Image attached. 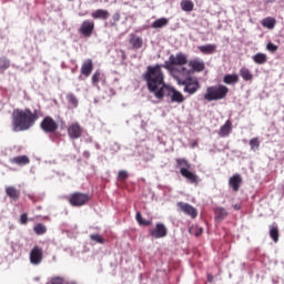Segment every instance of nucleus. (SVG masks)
Listing matches in <instances>:
<instances>
[{
	"instance_id": "nucleus-39",
	"label": "nucleus",
	"mask_w": 284,
	"mask_h": 284,
	"mask_svg": "<svg viewBox=\"0 0 284 284\" xmlns=\"http://www.w3.org/2000/svg\"><path fill=\"white\" fill-rule=\"evenodd\" d=\"M90 239L91 241H95L97 243H101V244L105 243V240H103V237H101V235L99 234H92L90 235Z\"/></svg>"
},
{
	"instance_id": "nucleus-42",
	"label": "nucleus",
	"mask_w": 284,
	"mask_h": 284,
	"mask_svg": "<svg viewBox=\"0 0 284 284\" xmlns=\"http://www.w3.org/2000/svg\"><path fill=\"white\" fill-rule=\"evenodd\" d=\"M20 223L21 225H28V213H22L20 215Z\"/></svg>"
},
{
	"instance_id": "nucleus-15",
	"label": "nucleus",
	"mask_w": 284,
	"mask_h": 284,
	"mask_svg": "<svg viewBox=\"0 0 284 284\" xmlns=\"http://www.w3.org/2000/svg\"><path fill=\"white\" fill-rule=\"evenodd\" d=\"M243 184V178L241 174L236 173L229 179V185L232 187L233 192H239L241 185Z\"/></svg>"
},
{
	"instance_id": "nucleus-24",
	"label": "nucleus",
	"mask_w": 284,
	"mask_h": 284,
	"mask_svg": "<svg viewBox=\"0 0 284 284\" xmlns=\"http://www.w3.org/2000/svg\"><path fill=\"white\" fill-rule=\"evenodd\" d=\"M240 77L243 78V81H253L254 74H252V71L247 69L246 67H243L240 69Z\"/></svg>"
},
{
	"instance_id": "nucleus-36",
	"label": "nucleus",
	"mask_w": 284,
	"mask_h": 284,
	"mask_svg": "<svg viewBox=\"0 0 284 284\" xmlns=\"http://www.w3.org/2000/svg\"><path fill=\"white\" fill-rule=\"evenodd\" d=\"M10 68V60L8 58H0V70L1 72H6Z\"/></svg>"
},
{
	"instance_id": "nucleus-10",
	"label": "nucleus",
	"mask_w": 284,
	"mask_h": 284,
	"mask_svg": "<svg viewBox=\"0 0 284 284\" xmlns=\"http://www.w3.org/2000/svg\"><path fill=\"white\" fill-rule=\"evenodd\" d=\"M42 262H43V248H41L39 245H36L30 252V263L32 265H41Z\"/></svg>"
},
{
	"instance_id": "nucleus-27",
	"label": "nucleus",
	"mask_w": 284,
	"mask_h": 284,
	"mask_svg": "<svg viewBox=\"0 0 284 284\" xmlns=\"http://www.w3.org/2000/svg\"><path fill=\"white\" fill-rule=\"evenodd\" d=\"M240 79H239V74H226L223 78V82L226 85H234V83H239Z\"/></svg>"
},
{
	"instance_id": "nucleus-11",
	"label": "nucleus",
	"mask_w": 284,
	"mask_h": 284,
	"mask_svg": "<svg viewBox=\"0 0 284 284\" xmlns=\"http://www.w3.org/2000/svg\"><path fill=\"white\" fill-rule=\"evenodd\" d=\"M68 135L73 140L81 139L83 135V128L81 124H79V122H73L68 128Z\"/></svg>"
},
{
	"instance_id": "nucleus-46",
	"label": "nucleus",
	"mask_w": 284,
	"mask_h": 284,
	"mask_svg": "<svg viewBox=\"0 0 284 284\" xmlns=\"http://www.w3.org/2000/svg\"><path fill=\"white\" fill-rule=\"evenodd\" d=\"M207 281H209V283H212V281H213L212 275H207Z\"/></svg>"
},
{
	"instance_id": "nucleus-40",
	"label": "nucleus",
	"mask_w": 284,
	"mask_h": 284,
	"mask_svg": "<svg viewBox=\"0 0 284 284\" xmlns=\"http://www.w3.org/2000/svg\"><path fill=\"white\" fill-rule=\"evenodd\" d=\"M266 50H268L270 52H276V50H278V45H276L272 42H268L266 45Z\"/></svg>"
},
{
	"instance_id": "nucleus-33",
	"label": "nucleus",
	"mask_w": 284,
	"mask_h": 284,
	"mask_svg": "<svg viewBox=\"0 0 284 284\" xmlns=\"http://www.w3.org/2000/svg\"><path fill=\"white\" fill-rule=\"evenodd\" d=\"M135 220L139 223V225L150 226L152 225V221L143 219V215L141 212H136Z\"/></svg>"
},
{
	"instance_id": "nucleus-20",
	"label": "nucleus",
	"mask_w": 284,
	"mask_h": 284,
	"mask_svg": "<svg viewBox=\"0 0 284 284\" xmlns=\"http://www.w3.org/2000/svg\"><path fill=\"white\" fill-rule=\"evenodd\" d=\"M92 19H102L105 21L110 18V11L104 9H98L91 13Z\"/></svg>"
},
{
	"instance_id": "nucleus-38",
	"label": "nucleus",
	"mask_w": 284,
	"mask_h": 284,
	"mask_svg": "<svg viewBox=\"0 0 284 284\" xmlns=\"http://www.w3.org/2000/svg\"><path fill=\"white\" fill-rule=\"evenodd\" d=\"M128 176H130V174H128V171H119L118 181H125Z\"/></svg>"
},
{
	"instance_id": "nucleus-6",
	"label": "nucleus",
	"mask_w": 284,
	"mask_h": 284,
	"mask_svg": "<svg viewBox=\"0 0 284 284\" xmlns=\"http://www.w3.org/2000/svg\"><path fill=\"white\" fill-rule=\"evenodd\" d=\"M90 199L92 197L88 193L74 192L68 197V202L72 207H83L90 203Z\"/></svg>"
},
{
	"instance_id": "nucleus-22",
	"label": "nucleus",
	"mask_w": 284,
	"mask_h": 284,
	"mask_svg": "<svg viewBox=\"0 0 284 284\" xmlns=\"http://www.w3.org/2000/svg\"><path fill=\"white\" fill-rule=\"evenodd\" d=\"M214 214H215L216 221L219 222L223 221L224 219H227V215H229L227 211L223 206L215 207Z\"/></svg>"
},
{
	"instance_id": "nucleus-37",
	"label": "nucleus",
	"mask_w": 284,
	"mask_h": 284,
	"mask_svg": "<svg viewBox=\"0 0 284 284\" xmlns=\"http://www.w3.org/2000/svg\"><path fill=\"white\" fill-rule=\"evenodd\" d=\"M251 150H258L261 148V142L258 141V138H253L250 140Z\"/></svg>"
},
{
	"instance_id": "nucleus-9",
	"label": "nucleus",
	"mask_w": 284,
	"mask_h": 284,
	"mask_svg": "<svg viewBox=\"0 0 284 284\" xmlns=\"http://www.w3.org/2000/svg\"><path fill=\"white\" fill-rule=\"evenodd\" d=\"M176 207L179 209V212H183V214H186V216H191L192 219H196V216H199V211L196 207L189 203L178 202Z\"/></svg>"
},
{
	"instance_id": "nucleus-43",
	"label": "nucleus",
	"mask_w": 284,
	"mask_h": 284,
	"mask_svg": "<svg viewBox=\"0 0 284 284\" xmlns=\"http://www.w3.org/2000/svg\"><path fill=\"white\" fill-rule=\"evenodd\" d=\"M113 21H121V13L120 12H115L113 14Z\"/></svg>"
},
{
	"instance_id": "nucleus-25",
	"label": "nucleus",
	"mask_w": 284,
	"mask_h": 284,
	"mask_svg": "<svg viewBox=\"0 0 284 284\" xmlns=\"http://www.w3.org/2000/svg\"><path fill=\"white\" fill-rule=\"evenodd\" d=\"M263 28H267L268 30H274L276 27V19L272 17L264 18L262 20Z\"/></svg>"
},
{
	"instance_id": "nucleus-30",
	"label": "nucleus",
	"mask_w": 284,
	"mask_h": 284,
	"mask_svg": "<svg viewBox=\"0 0 284 284\" xmlns=\"http://www.w3.org/2000/svg\"><path fill=\"white\" fill-rule=\"evenodd\" d=\"M270 236L272 239V241H274V243H278V226L276 224H272L270 226Z\"/></svg>"
},
{
	"instance_id": "nucleus-41",
	"label": "nucleus",
	"mask_w": 284,
	"mask_h": 284,
	"mask_svg": "<svg viewBox=\"0 0 284 284\" xmlns=\"http://www.w3.org/2000/svg\"><path fill=\"white\" fill-rule=\"evenodd\" d=\"M63 283H65V280H63V277L61 276L51 278V284H63Z\"/></svg>"
},
{
	"instance_id": "nucleus-31",
	"label": "nucleus",
	"mask_w": 284,
	"mask_h": 284,
	"mask_svg": "<svg viewBox=\"0 0 284 284\" xmlns=\"http://www.w3.org/2000/svg\"><path fill=\"white\" fill-rule=\"evenodd\" d=\"M103 79H104L103 73L97 70L92 75V85H94V88H99V82L103 81Z\"/></svg>"
},
{
	"instance_id": "nucleus-28",
	"label": "nucleus",
	"mask_w": 284,
	"mask_h": 284,
	"mask_svg": "<svg viewBox=\"0 0 284 284\" xmlns=\"http://www.w3.org/2000/svg\"><path fill=\"white\" fill-rule=\"evenodd\" d=\"M180 6L183 12H192L194 10V2L192 0H182Z\"/></svg>"
},
{
	"instance_id": "nucleus-13",
	"label": "nucleus",
	"mask_w": 284,
	"mask_h": 284,
	"mask_svg": "<svg viewBox=\"0 0 284 284\" xmlns=\"http://www.w3.org/2000/svg\"><path fill=\"white\" fill-rule=\"evenodd\" d=\"M187 64H189V68H191V69H187L191 71V74H194V72H203V70H205V62H203V60L199 58L187 61Z\"/></svg>"
},
{
	"instance_id": "nucleus-44",
	"label": "nucleus",
	"mask_w": 284,
	"mask_h": 284,
	"mask_svg": "<svg viewBox=\"0 0 284 284\" xmlns=\"http://www.w3.org/2000/svg\"><path fill=\"white\" fill-rule=\"evenodd\" d=\"M203 234V229L202 227H196L195 229V236H201Z\"/></svg>"
},
{
	"instance_id": "nucleus-5",
	"label": "nucleus",
	"mask_w": 284,
	"mask_h": 284,
	"mask_svg": "<svg viewBox=\"0 0 284 284\" xmlns=\"http://www.w3.org/2000/svg\"><path fill=\"white\" fill-rule=\"evenodd\" d=\"M230 89L223 84L206 88L205 101H221L227 97Z\"/></svg>"
},
{
	"instance_id": "nucleus-47",
	"label": "nucleus",
	"mask_w": 284,
	"mask_h": 284,
	"mask_svg": "<svg viewBox=\"0 0 284 284\" xmlns=\"http://www.w3.org/2000/svg\"><path fill=\"white\" fill-rule=\"evenodd\" d=\"M122 59H128V57L125 55V53L122 54Z\"/></svg>"
},
{
	"instance_id": "nucleus-45",
	"label": "nucleus",
	"mask_w": 284,
	"mask_h": 284,
	"mask_svg": "<svg viewBox=\"0 0 284 284\" xmlns=\"http://www.w3.org/2000/svg\"><path fill=\"white\" fill-rule=\"evenodd\" d=\"M234 210H241V204H235Z\"/></svg>"
},
{
	"instance_id": "nucleus-2",
	"label": "nucleus",
	"mask_w": 284,
	"mask_h": 284,
	"mask_svg": "<svg viewBox=\"0 0 284 284\" xmlns=\"http://www.w3.org/2000/svg\"><path fill=\"white\" fill-rule=\"evenodd\" d=\"M41 111L26 109H14L12 112V129L13 132H26L30 130L39 121Z\"/></svg>"
},
{
	"instance_id": "nucleus-8",
	"label": "nucleus",
	"mask_w": 284,
	"mask_h": 284,
	"mask_svg": "<svg viewBox=\"0 0 284 284\" xmlns=\"http://www.w3.org/2000/svg\"><path fill=\"white\" fill-rule=\"evenodd\" d=\"M149 234L152 239H165L168 236V227L163 223H156L155 227L149 229Z\"/></svg>"
},
{
	"instance_id": "nucleus-7",
	"label": "nucleus",
	"mask_w": 284,
	"mask_h": 284,
	"mask_svg": "<svg viewBox=\"0 0 284 284\" xmlns=\"http://www.w3.org/2000/svg\"><path fill=\"white\" fill-rule=\"evenodd\" d=\"M41 130H43L47 134H52L59 130V124L52 116L47 115L43 118L42 122L40 123Z\"/></svg>"
},
{
	"instance_id": "nucleus-4",
	"label": "nucleus",
	"mask_w": 284,
	"mask_h": 284,
	"mask_svg": "<svg viewBox=\"0 0 284 284\" xmlns=\"http://www.w3.org/2000/svg\"><path fill=\"white\" fill-rule=\"evenodd\" d=\"M169 70L171 72L173 79L174 74H181V69L185 68L183 65H187V55L183 52L171 54L169 60L164 62V64H155Z\"/></svg>"
},
{
	"instance_id": "nucleus-16",
	"label": "nucleus",
	"mask_w": 284,
	"mask_h": 284,
	"mask_svg": "<svg viewBox=\"0 0 284 284\" xmlns=\"http://www.w3.org/2000/svg\"><path fill=\"white\" fill-rule=\"evenodd\" d=\"M129 43L132 50H141V48H143V38L134 33H131L129 38Z\"/></svg>"
},
{
	"instance_id": "nucleus-21",
	"label": "nucleus",
	"mask_w": 284,
	"mask_h": 284,
	"mask_svg": "<svg viewBox=\"0 0 284 284\" xmlns=\"http://www.w3.org/2000/svg\"><path fill=\"white\" fill-rule=\"evenodd\" d=\"M232 133V121L227 120L224 125L221 126L219 135L222 138L230 136Z\"/></svg>"
},
{
	"instance_id": "nucleus-17",
	"label": "nucleus",
	"mask_w": 284,
	"mask_h": 284,
	"mask_svg": "<svg viewBox=\"0 0 284 284\" xmlns=\"http://www.w3.org/2000/svg\"><path fill=\"white\" fill-rule=\"evenodd\" d=\"M93 70L94 63L92 62V59H88L82 63L81 74H83L84 77H90Z\"/></svg>"
},
{
	"instance_id": "nucleus-34",
	"label": "nucleus",
	"mask_w": 284,
	"mask_h": 284,
	"mask_svg": "<svg viewBox=\"0 0 284 284\" xmlns=\"http://www.w3.org/2000/svg\"><path fill=\"white\" fill-rule=\"evenodd\" d=\"M67 101L70 103L71 108H79V99H77L74 93H68Z\"/></svg>"
},
{
	"instance_id": "nucleus-23",
	"label": "nucleus",
	"mask_w": 284,
	"mask_h": 284,
	"mask_svg": "<svg viewBox=\"0 0 284 284\" xmlns=\"http://www.w3.org/2000/svg\"><path fill=\"white\" fill-rule=\"evenodd\" d=\"M197 50H200L202 54H214V52H216V44L200 45Z\"/></svg>"
},
{
	"instance_id": "nucleus-29",
	"label": "nucleus",
	"mask_w": 284,
	"mask_h": 284,
	"mask_svg": "<svg viewBox=\"0 0 284 284\" xmlns=\"http://www.w3.org/2000/svg\"><path fill=\"white\" fill-rule=\"evenodd\" d=\"M254 63H257V65H263L267 63V54L265 53H257L253 55Z\"/></svg>"
},
{
	"instance_id": "nucleus-14",
	"label": "nucleus",
	"mask_w": 284,
	"mask_h": 284,
	"mask_svg": "<svg viewBox=\"0 0 284 284\" xmlns=\"http://www.w3.org/2000/svg\"><path fill=\"white\" fill-rule=\"evenodd\" d=\"M180 174L187 179L189 183H192L193 185H199V175L196 173L190 171V169L181 168Z\"/></svg>"
},
{
	"instance_id": "nucleus-26",
	"label": "nucleus",
	"mask_w": 284,
	"mask_h": 284,
	"mask_svg": "<svg viewBox=\"0 0 284 284\" xmlns=\"http://www.w3.org/2000/svg\"><path fill=\"white\" fill-rule=\"evenodd\" d=\"M168 23H170L168 18H160L151 24V28H153V30H159V28H165Z\"/></svg>"
},
{
	"instance_id": "nucleus-1",
	"label": "nucleus",
	"mask_w": 284,
	"mask_h": 284,
	"mask_svg": "<svg viewBox=\"0 0 284 284\" xmlns=\"http://www.w3.org/2000/svg\"><path fill=\"white\" fill-rule=\"evenodd\" d=\"M142 77L146 81L149 92L154 94L155 99H163L165 90H168V97H171L172 103H183L185 101V95L181 91L165 84V75L161 65H149Z\"/></svg>"
},
{
	"instance_id": "nucleus-18",
	"label": "nucleus",
	"mask_w": 284,
	"mask_h": 284,
	"mask_svg": "<svg viewBox=\"0 0 284 284\" xmlns=\"http://www.w3.org/2000/svg\"><path fill=\"white\" fill-rule=\"evenodd\" d=\"M6 194L9 199H12V201H19V199H21V191L17 190L14 186H7Z\"/></svg>"
},
{
	"instance_id": "nucleus-19",
	"label": "nucleus",
	"mask_w": 284,
	"mask_h": 284,
	"mask_svg": "<svg viewBox=\"0 0 284 284\" xmlns=\"http://www.w3.org/2000/svg\"><path fill=\"white\" fill-rule=\"evenodd\" d=\"M10 163H12L13 165H29L30 163V158H28V155H18L16 158L10 159Z\"/></svg>"
},
{
	"instance_id": "nucleus-12",
	"label": "nucleus",
	"mask_w": 284,
	"mask_h": 284,
	"mask_svg": "<svg viewBox=\"0 0 284 284\" xmlns=\"http://www.w3.org/2000/svg\"><path fill=\"white\" fill-rule=\"evenodd\" d=\"M80 34L85 38L92 37V32H94V21L84 20L79 29Z\"/></svg>"
},
{
	"instance_id": "nucleus-3",
	"label": "nucleus",
	"mask_w": 284,
	"mask_h": 284,
	"mask_svg": "<svg viewBox=\"0 0 284 284\" xmlns=\"http://www.w3.org/2000/svg\"><path fill=\"white\" fill-rule=\"evenodd\" d=\"M174 80L178 85H184L183 92H186V94H196L201 90L199 78L192 77V71L187 68L180 69V73L174 74Z\"/></svg>"
},
{
	"instance_id": "nucleus-35",
	"label": "nucleus",
	"mask_w": 284,
	"mask_h": 284,
	"mask_svg": "<svg viewBox=\"0 0 284 284\" xmlns=\"http://www.w3.org/2000/svg\"><path fill=\"white\" fill-rule=\"evenodd\" d=\"M33 232L36 234H38V236H41L43 234H45V232H48V227H45V225L38 223L34 227H33Z\"/></svg>"
},
{
	"instance_id": "nucleus-32",
	"label": "nucleus",
	"mask_w": 284,
	"mask_h": 284,
	"mask_svg": "<svg viewBox=\"0 0 284 284\" xmlns=\"http://www.w3.org/2000/svg\"><path fill=\"white\" fill-rule=\"evenodd\" d=\"M175 163H176V168H180V170L181 168H185V170H190V168H192V165L185 158L175 159Z\"/></svg>"
}]
</instances>
